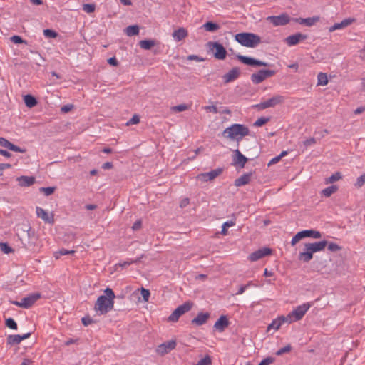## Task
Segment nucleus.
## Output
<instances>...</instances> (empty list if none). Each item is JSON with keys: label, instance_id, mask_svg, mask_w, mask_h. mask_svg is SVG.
<instances>
[{"label": "nucleus", "instance_id": "34", "mask_svg": "<svg viewBox=\"0 0 365 365\" xmlns=\"http://www.w3.org/2000/svg\"><path fill=\"white\" fill-rule=\"evenodd\" d=\"M202 26L207 31L210 32L216 31L220 29V26L217 24L212 21L206 22L205 24H203Z\"/></svg>", "mask_w": 365, "mask_h": 365}, {"label": "nucleus", "instance_id": "22", "mask_svg": "<svg viewBox=\"0 0 365 365\" xmlns=\"http://www.w3.org/2000/svg\"><path fill=\"white\" fill-rule=\"evenodd\" d=\"M354 21H355V19H354V18L345 19L342 21H341L340 23H336L333 26H330L329 28V32H333V31H334L336 30H339V29H341L346 28L348 26H349L350 24H351L352 23H354Z\"/></svg>", "mask_w": 365, "mask_h": 365}, {"label": "nucleus", "instance_id": "28", "mask_svg": "<svg viewBox=\"0 0 365 365\" xmlns=\"http://www.w3.org/2000/svg\"><path fill=\"white\" fill-rule=\"evenodd\" d=\"M302 239L305 237H312L319 239L322 237V233L319 231L314 230H305L300 231Z\"/></svg>", "mask_w": 365, "mask_h": 365}, {"label": "nucleus", "instance_id": "9", "mask_svg": "<svg viewBox=\"0 0 365 365\" xmlns=\"http://www.w3.org/2000/svg\"><path fill=\"white\" fill-rule=\"evenodd\" d=\"M177 345L176 340L172 339L167 341L160 345L155 349V353L160 356H163L170 353L172 350L175 349Z\"/></svg>", "mask_w": 365, "mask_h": 365}, {"label": "nucleus", "instance_id": "53", "mask_svg": "<svg viewBox=\"0 0 365 365\" xmlns=\"http://www.w3.org/2000/svg\"><path fill=\"white\" fill-rule=\"evenodd\" d=\"M140 122V118L138 115H134L126 123L127 125L138 124Z\"/></svg>", "mask_w": 365, "mask_h": 365}, {"label": "nucleus", "instance_id": "45", "mask_svg": "<svg viewBox=\"0 0 365 365\" xmlns=\"http://www.w3.org/2000/svg\"><path fill=\"white\" fill-rule=\"evenodd\" d=\"M173 111L182 112L188 109V106L186 104H180L171 108Z\"/></svg>", "mask_w": 365, "mask_h": 365}, {"label": "nucleus", "instance_id": "1", "mask_svg": "<svg viewBox=\"0 0 365 365\" xmlns=\"http://www.w3.org/2000/svg\"><path fill=\"white\" fill-rule=\"evenodd\" d=\"M104 292L106 295L98 297L94 306L95 311L99 314H107L114 306L113 299L115 296L112 289L107 287Z\"/></svg>", "mask_w": 365, "mask_h": 365}, {"label": "nucleus", "instance_id": "16", "mask_svg": "<svg viewBox=\"0 0 365 365\" xmlns=\"http://www.w3.org/2000/svg\"><path fill=\"white\" fill-rule=\"evenodd\" d=\"M307 38V35L302 34L301 33H297L295 34L289 36L284 39L285 43L289 46H295L299 43L300 41H304Z\"/></svg>", "mask_w": 365, "mask_h": 365}, {"label": "nucleus", "instance_id": "63", "mask_svg": "<svg viewBox=\"0 0 365 365\" xmlns=\"http://www.w3.org/2000/svg\"><path fill=\"white\" fill-rule=\"evenodd\" d=\"M108 63L110 65L113 66H117L118 65V62L117 59L115 57L110 58L108 60Z\"/></svg>", "mask_w": 365, "mask_h": 365}, {"label": "nucleus", "instance_id": "4", "mask_svg": "<svg viewBox=\"0 0 365 365\" xmlns=\"http://www.w3.org/2000/svg\"><path fill=\"white\" fill-rule=\"evenodd\" d=\"M311 306L312 303L308 302L297 307L292 312L285 317L287 322L292 323V322L299 321L302 319Z\"/></svg>", "mask_w": 365, "mask_h": 365}, {"label": "nucleus", "instance_id": "19", "mask_svg": "<svg viewBox=\"0 0 365 365\" xmlns=\"http://www.w3.org/2000/svg\"><path fill=\"white\" fill-rule=\"evenodd\" d=\"M240 75V70L237 67L232 68L229 72L222 76L225 83H228L237 79Z\"/></svg>", "mask_w": 365, "mask_h": 365}, {"label": "nucleus", "instance_id": "15", "mask_svg": "<svg viewBox=\"0 0 365 365\" xmlns=\"http://www.w3.org/2000/svg\"><path fill=\"white\" fill-rule=\"evenodd\" d=\"M36 212L37 217L42 219L45 222L48 224L54 223V215L53 213H48L46 210L40 207H36Z\"/></svg>", "mask_w": 365, "mask_h": 365}, {"label": "nucleus", "instance_id": "44", "mask_svg": "<svg viewBox=\"0 0 365 365\" xmlns=\"http://www.w3.org/2000/svg\"><path fill=\"white\" fill-rule=\"evenodd\" d=\"M270 120L269 118H258L253 124L254 126L259 127L262 126L263 125L266 124L267 122H269Z\"/></svg>", "mask_w": 365, "mask_h": 365}, {"label": "nucleus", "instance_id": "52", "mask_svg": "<svg viewBox=\"0 0 365 365\" xmlns=\"http://www.w3.org/2000/svg\"><path fill=\"white\" fill-rule=\"evenodd\" d=\"M81 322L83 323V324L84 326H88L89 324H91L93 323H95L96 322L92 319L89 316H86V317H83L82 319H81Z\"/></svg>", "mask_w": 365, "mask_h": 365}, {"label": "nucleus", "instance_id": "24", "mask_svg": "<svg viewBox=\"0 0 365 365\" xmlns=\"http://www.w3.org/2000/svg\"><path fill=\"white\" fill-rule=\"evenodd\" d=\"M210 316L208 312H200L196 317L192 319L191 323L197 326H201L207 322Z\"/></svg>", "mask_w": 365, "mask_h": 365}, {"label": "nucleus", "instance_id": "37", "mask_svg": "<svg viewBox=\"0 0 365 365\" xmlns=\"http://www.w3.org/2000/svg\"><path fill=\"white\" fill-rule=\"evenodd\" d=\"M144 257V255H142L140 257L137 258L135 260H127V261H125L123 262V263L120 262L118 264H117L115 266L118 267H125L126 266H129L130 264H132L133 263H138L140 261V259Z\"/></svg>", "mask_w": 365, "mask_h": 365}, {"label": "nucleus", "instance_id": "13", "mask_svg": "<svg viewBox=\"0 0 365 365\" xmlns=\"http://www.w3.org/2000/svg\"><path fill=\"white\" fill-rule=\"evenodd\" d=\"M314 253V252L309 243H306L304 244V250L299 252L298 259L304 263H307L313 258Z\"/></svg>", "mask_w": 365, "mask_h": 365}, {"label": "nucleus", "instance_id": "42", "mask_svg": "<svg viewBox=\"0 0 365 365\" xmlns=\"http://www.w3.org/2000/svg\"><path fill=\"white\" fill-rule=\"evenodd\" d=\"M5 324L7 327L11 329H17V324L12 318H8L6 319Z\"/></svg>", "mask_w": 365, "mask_h": 365}, {"label": "nucleus", "instance_id": "5", "mask_svg": "<svg viewBox=\"0 0 365 365\" xmlns=\"http://www.w3.org/2000/svg\"><path fill=\"white\" fill-rule=\"evenodd\" d=\"M284 96L281 95H275L271 98L261 102L260 103L253 105L252 107L258 110H262L268 108H273L277 105L282 104L284 101Z\"/></svg>", "mask_w": 365, "mask_h": 365}, {"label": "nucleus", "instance_id": "54", "mask_svg": "<svg viewBox=\"0 0 365 365\" xmlns=\"http://www.w3.org/2000/svg\"><path fill=\"white\" fill-rule=\"evenodd\" d=\"M211 364V359L210 356H206L205 358L200 359L196 365H210Z\"/></svg>", "mask_w": 365, "mask_h": 365}, {"label": "nucleus", "instance_id": "7", "mask_svg": "<svg viewBox=\"0 0 365 365\" xmlns=\"http://www.w3.org/2000/svg\"><path fill=\"white\" fill-rule=\"evenodd\" d=\"M292 19H293L287 13H282L279 16H269L266 19L269 23L273 24L274 26H285L292 21Z\"/></svg>", "mask_w": 365, "mask_h": 365}, {"label": "nucleus", "instance_id": "35", "mask_svg": "<svg viewBox=\"0 0 365 365\" xmlns=\"http://www.w3.org/2000/svg\"><path fill=\"white\" fill-rule=\"evenodd\" d=\"M337 190H338V187L336 185H331V186L327 187L325 189H324L322 191V193L323 194L324 196L329 197L332 194L336 192Z\"/></svg>", "mask_w": 365, "mask_h": 365}, {"label": "nucleus", "instance_id": "33", "mask_svg": "<svg viewBox=\"0 0 365 365\" xmlns=\"http://www.w3.org/2000/svg\"><path fill=\"white\" fill-rule=\"evenodd\" d=\"M125 33L128 36H133L139 34V26L138 25L128 26L125 29Z\"/></svg>", "mask_w": 365, "mask_h": 365}, {"label": "nucleus", "instance_id": "41", "mask_svg": "<svg viewBox=\"0 0 365 365\" xmlns=\"http://www.w3.org/2000/svg\"><path fill=\"white\" fill-rule=\"evenodd\" d=\"M0 250L5 254L12 252L13 249L6 242H0Z\"/></svg>", "mask_w": 365, "mask_h": 365}, {"label": "nucleus", "instance_id": "55", "mask_svg": "<svg viewBox=\"0 0 365 365\" xmlns=\"http://www.w3.org/2000/svg\"><path fill=\"white\" fill-rule=\"evenodd\" d=\"M365 183V173L359 176L356 179V182L355 183V185L360 187Z\"/></svg>", "mask_w": 365, "mask_h": 365}, {"label": "nucleus", "instance_id": "48", "mask_svg": "<svg viewBox=\"0 0 365 365\" xmlns=\"http://www.w3.org/2000/svg\"><path fill=\"white\" fill-rule=\"evenodd\" d=\"M11 42L14 43H26V41H24L21 36H13L10 38Z\"/></svg>", "mask_w": 365, "mask_h": 365}, {"label": "nucleus", "instance_id": "49", "mask_svg": "<svg viewBox=\"0 0 365 365\" xmlns=\"http://www.w3.org/2000/svg\"><path fill=\"white\" fill-rule=\"evenodd\" d=\"M140 293L143 298V300L145 302H148L149 299L150 295V291L148 289H146L142 287L140 289Z\"/></svg>", "mask_w": 365, "mask_h": 365}, {"label": "nucleus", "instance_id": "25", "mask_svg": "<svg viewBox=\"0 0 365 365\" xmlns=\"http://www.w3.org/2000/svg\"><path fill=\"white\" fill-rule=\"evenodd\" d=\"M188 36L187 31L183 28L180 27L177 30H175L172 34L173 38L176 41H180L185 38Z\"/></svg>", "mask_w": 365, "mask_h": 365}, {"label": "nucleus", "instance_id": "64", "mask_svg": "<svg viewBox=\"0 0 365 365\" xmlns=\"http://www.w3.org/2000/svg\"><path fill=\"white\" fill-rule=\"evenodd\" d=\"M189 204V199L188 198H184L180 201V207H185Z\"/></svg>", "mask_w": 365, "mask_h": 365}, {"label": "nucleus", "instance_id": "59", "mask_svg": "<svg viewBox=\"0 0 365 365\" xmlns=\"http://www.w3.org/2000/svg\"><path fill=\"white\" fill-rule=\"evenodd\" d=\"M187 59L188 61H198V62H202V61H204V58L199 56H197V55H190L187 56Z\"/></svg>", "mask_w": 365, "mask_h": 365}, {"label": "nucleus", "instance_id": "31", "mask_svg": "<svg viewBox=\"0 0 365 365\" xmlns=\"http://www.w3.org/2000/svg\"><path fill=\"white\" fill-rule=\"evenodd\" d=\"M157 41L154 39L142 40L139 42V46L145 50H150L153 46H155Z\"/></svg>", "mask_w": 365, "mask_h": 365}, {"label": "nucleus", "instance_id": "14", "mask_svg": "<svg viewBox=\"0 0 365 365\" xmlns=\"http://www.w3.org/2000/svg\"><path fill=\"white\" fill-rule=\"evenodd\" d=\"M271 254H272V250L270 248L263 247L262 249H259L258 250L251 253L249 255L248 259L251 262H255V261H257V260L262 259V257L269 255Z\"/></svg>", "mask_w": 365, "mask_h": 365}, {"label": "nucleus", "instance_id": "27", "mask_svg": "<svg viewBox=\"0 0 365 365\" xmlns=\"http://www.w3.org/2000/svg\"><path fill=\"white\" fill-rule=\"evenodd\" d=\"M287 322V319L284 316H281L278 317L277 319L272 321V322L268 325L267 327V331H270L271 329H274L275 331L278 330L281 325Z\"/></svg>", "mask_w": 365, "mask_h": 365}, {"label": "nucleus", "instance_id": "61", "mask_svg": "<svg viewBox=\"0 0 365 365\" xmlns=\"http://www.w3.org/2000/svg\"><path fill=\"white\" fill-rule=\"evenodd\" d=\"M73 108V106L72 104H68V105H65V106H62L61 108V110L63 113H68L70 110H71Z\"/></svg>", "mask_w": 365, "mask_h": 365}, {"label": "nucleus", "instance_id": "6", "mask_svg": "<svg viewBox=\"0 0 365 365\" xmlns=\"http://www.w3.org/2000/svg\"><path fill=\"white\" fill-rule=\"evenodd\" d=\"M192 307L193 303L190 301L178 306L169 316L168 321L172 322L178 321L179 318L185 313L189 312Z\"/></svg>", "mask_w": 365, "mask_h": 365}, {"label": "nucleus", "instance_id": "17", "mask_svg": "<svg viewBox=\"0 0 365 365\" xmlns=\"http://www.w3.org/2000/svg\"><path fill=\"white\" fill-rule=\"evenodd\" d=\"M40 297L41 294L38 293L33 294L24 297L21 299L19 307L28 309L31 307Z\"/></svg>", "mask_w": 365, "mask_h": 365}, {"label": "nucleus", "instance_id": "51", "mask_svg": "<svg viewBox=\"0 0 365 365\" xmlns=\"http://www.w3.org/2000/svg\"><path fill=\"white\" fill-rule=\"evenodd\" d=\"M83 9L87 13H92L95 11V5L90 4H85L83 6Z\"/></svg>", "mask_w": 365, "mask_h": 365}, {"label": "nucleus", "instance_id": "29", "mask_svg": "<svg viewBox=\"0 0 365 365\" xmlns=\"http://www.w3.org/2000/svg\"><path fill=\"white\" fill-rule=\"evenodd\" d=\"M17 181L21 187L30 186L35 182V178L28 176H21L17 178Z\"/></svg>", "mask_w": 365, "mask_h": 365}, {"label": "nucleus", "instance_id": "39", "mask_svg": "<svg viewBox=\"0 0 365 365\" xmlns=\"http://www.w3.org/2000/svg\"><path fill=\"white\" fill-rule=\"evenodd\" d=\"M233 225H235V222H233L232 220L225 222L222 225L221 233L223 235H226L227 234V229H228V227H232Z\"/></svg>", "mask_w": 365, "mask_h": 365}, {"label": "nucleus", "instance_id": "60", "mask_svg": "<svg viewBox=\"0 0 365 365\" xmlns=\"http://www.w3.org/2000/svg\"><path fill=\"white\" fill-rule=\"evenodd\" d=\"M207 111L212 112L213 113H217L218 109L215 106H207L205 107Z\"/></svg>", "mask_w": 365, "mask_h": 365}, {"label": "nucleus", "instance_id": "47", "mask_svg": "<svg viewBox=\"0 0 365 365\" xmlns=\"http://www.w3.org/2000/svg\"><path fill=\"white\" fill-rule=\"evenodd\" d=\"M75 253V250H68L66 249H61L56 254V258H58L59 255H72Z\"/></svg>", "mask_w": 365, "mask_h": 365}, {"label": "nucleus", "instance_id": "57", "mask_svg": "<svg viewBox=\"0 0 365 365\" xmlns=\"http://www.w3.org/2000/svg\"><path fill=\"white\" fill-rule=\"evenodd\" d=\"M302 239L300 232H297L292 239L291 245H295L299 240Z\"/></svg>", "mask_w": 365, "mask_h": 365}, {"label": "nucleus", "instance_id": "36", "mask_svg": "<svg viewBox=\"0 0 365 365\" xmlns=\"http://www.w3.org/2000/svg\"><path fill=\"white\" fill-rule=\"evenodd\" d=\"M342 178L341 173L336 172L334 174L331 175L330 177L326 179V184L333 183Z\"/></svg>", "mask_w": 365, "mask_h": 365}, {"label": "nucleus", "instance_id": "3", "mask_svg": "<svg viewBox=\"0 0 365 365\" xmlns=\"http://www.w3.org/2000/svg\"><path fill=\"white\" fill-rule=\"evenodd\" d=\"M235 39L243 46L255 48L261 43V38L253 33H240L235 36Z\"/></svg>", "mask_w": 365, "mask_h": 365}, {"label": "nucleus", "instance_id": "11", "mask_svg": "<svg viewBox=\"0 0 365 365\" xmlns=\"http://www.w3.org/2000/svg\"><path fill=\"white\" fill-rule=\"evenodd\" d=\"M223 169L221 168H218L217 169L212 170L207 173H203L197 175L196 176V179L197 180L202 181V182H208L214 180L215 178L221 175L222 173Z\"/></svg>", "mask_w": 365, "mask_h": 365}, {"label": "nucleus", "instance_id": "32", "mask_svg": "<svg viewBox=\"0 0 365 365\" xmlns=\"http://www.w3.org/2000/svg\"><path fill=\"white\" fill-rule=\"evenodd\" d=\"M24 100L26 106L30 108L34 107L38 103L36 98L30 94L24 96Z\"/></svg>", "mask_w": 365, "mask_h": 365}, {"label": "nucleus", "instance_id": "43", "mask_svg": "<svg viewBox=\"0 0 365 365\" xmlns=\"http://www.w3.org/2000/svg\"><path fill=\"white\" fill-rule=\"evenodd\" d=\"M55 190V187H41L39 189L40 192H43L46 196H49L52 195L54 192Z\"/></svg>", "mask_w": 365, "mask_h": 365}, {"label": "nucleus", "instance_id": "26", "mask_svg": "<svg viewBox=\"0 0 365 365\" xmlns=\"http://www.w3.org/2000/svg\"><path fill=\"white\" fill-rule=\"evenodd\" d=\"M252 175V173H245L241 175L240 178H237L235 180V185L236 187H240L242 185H245L248 184L250 181L251 176Z\"/></svg>", "mask_w": 365, "mask_h": 365}, {"label": "nucleus", "instance_id": "18", "mask_svg": "<svg viewBox=\"0 0 365 365\" xmlns=\"http://www.w3.org/2000/svg\"><path fill=\"white\" fill-rule=\"evenodd\" d=\"M234 153L232 165L243 168L248 161V159L244 156L238 149L235 150Z\"/></svg>", "mask_w": 365, "mask_h": 365}, {"label": "nucleus", "instance_id": "20", "mask_svg": "<svg viewBox=\"0 0 365 365\" xmlns=\"http://www.w3.org/2000/svg\"><path fill=\"white\" fill-rule=\"evenodd\" d=\"M30 336H31V333H26L23 335H19V334L9 335L7 337V344H10V345L19 344L23 340L29 338Z\"/></svg>", "mask_w": 365, "mask_h": 365}, {"label": "nucleus", "instance_id": "30", "mask_svg": "<svg viewBox=\"0 0 365 365\" xmlns=\"http://www.w3.org/2000/svg\"><path fill=\"white\" fill-rule=\"evenodd\" d=\"M309 245L312 246L314 252H320V251H322L324 250V248L327 245V241L322 240L319 242L309 243Z\"/></svg>", "mask_w": 365, "mask_h": 365}, {"label": "nucleus", "instance_id": "8", "mask_svg": "<svg viewBox=\"0 0 365 365\" xmlns=\"http://www.w3.org/2000/svg\"><path fill=\"white\" fill-rule=\"evenodd\" d=\"M273 70L262 69L251 75V80L253 83L259 84L266 78L273 76L275 74Z\"/></svg>", "mask_w": 365, "mask_h": 365}, {"label": "nucleus", "instance_id": "2", "mask_svg": "<svg viewBox=\"0 0 365 365\" xmlns=\"http://www.w3.org/2000/svg\"><path fill=\"white\" fill-rule=\"evenodd\" d=\"M249 133L250 130L247 126L242 124L235 123L222 132V136L230 140H236L239 142L243 137L248 135Z\"/></svg>", "mask_w": 365, "mask_h": 365}, {"label": "nucleus", "instance_id": "23", "mask_svg": "<svg viewBox=\"0 0 365 365\" xmlns=\"http://www.w3.org/2000/svg\"><path fill=\"white\" fill-rule=\"evenodd\" d=\"M293 21L305 25L307 26H312L319 21V16L309 17L306 19L303 18H294L292 19Z\"/></svg>", "mask_w": 365, "mask_h": 365}, {"label": "nucleus", "instance_id": "12", "mask_svg": "<svg viewBox=\"0 0 365 365\" xmlns=\"http://www.w3.org/2000/svg\"><path fill=\"white\" fill-rule=\"evenodd\" d=\"M237 58L242 63L248 65V66H264L268 67L270 66L269 63L262 61L259 60H257L248 56H242L240 54H237L236 56Z\"/></svg>", "mask_w": 365, "mask_h": 365}, {"label": "nucleus", "instance_id": "46", "mask_svg": "<svg viewBox=\"0 0 365 365\" xmlns=\"http://www.w3.org/2000/svg\"><path fill=\"white\" fill-rule=\"evenodd\" d=\"M43 34L46 37L48 38H56L58 36V34L51 29H44Z\"/></svg>", "mask_w": 365, "mask_h": 365}, {"label": "nucleus", "instance_id": "40", "mask_svg": "<svg viewBox=\"0 0 365 365\" xmlns=\"http://www.w3.org/2000/svg\"><path fill=\"white\" fill-rule=\"evenodd\" d=\"M327 248L329 251L334 252L340 251L341 250V247L336 243L328 242H327Z\"/></svg>", "mask_w": 365, "mask_h": 365}, {"label": "nucleus", "instance_id": "58", "mask_svg": "<svg viewBox=\"0 0 365 365\" xmlns=\"http://www.w3.org/2000/svg\"><path fill=\"white\" fill-rule=\"evenodd\" d=\"M9 150H12V151H14V152L22 153L26 152L25 149H22L20 147H19V146H17L16 145H14L13 143H11V146L9 148Z\"/></svg>", "mask_w": 365, "mask_h": 365}, {"label": "nucleus", "instance_id": "56", "mask_svg": "<svg viewBox=\"0 0 365 365\" xmlns=\"http://www.w3.org/2000/svg\"><path fill=\"white\" fill-rule=\"evenodd\" d=\"M11 143L4 138H0V145L9 150Z\"/></svg>", "mask_w": 365, "mask_h": 365}, {"label": "nucleus", "instance_id": "21", "mask_svg": "<svg viewBox=\"0 0 365 365\" xmlns=\"http://www.w3.org/2000/svg\"><path fill=\"white\" fill-rule=\"evenodd\" d=\"M230 322L227 317L225 315H222L215 322L214 324V328L222 332L225 329L229 326Z\"/></svg>", "mask_w": 365, "mask_h": 365}, {"label": "nucleus", "instance_id": "62", "mask_svg": "<svg viewBox=\"0 0 365 365\" xmlns=\"http://www.w3.org/2000/svg\"><path fill=\"white\" fill-rule=\"evenodd\" d=\"M315 143H316V140L314 138H310L306 140L305 141H304V145L306 147L310 146Z\"/></svg>", "mask_w": 365, "mask_h": 365}, {"label": "nucleus", "instance_id": "50", "mask_svg": "<svg viewBox=\"0 0 365 365\" xmlns=\"http://www.w3.org/2000/svg\"><path fill=\"white\" fill-rule=\"evenodd\" d=\"M291 349H292V347H291V346H290V345H287V346H285L284 347H282V348L279 349L277 351L276 354H277V356H281V355H282V354H284V353L289 352V351H291Z\"/></svg>", "mask_w": 365, "mask_h": 365}, {"label": "nucleus", "instance_id": "10", "mask_svg": "<svg viewBox=\"0 0 365 365\" xmlns=\"http://www.w3.org/2000/svg\"><path fill=\"white\" fill-rule=\"evenodd\" d=\"M207 46L211 51L215 50V52L214 53V56L215 58L219 60H223L226 58L227 51L224 46L216 41H210L207 43Z\"/></svg>", "mask_w": 365, "mask_h": 365}, {"label": "nucleus", "instance_id": "38", "mask_svg": "<svg viewBox=\"0 0 365 365\" xmlns=\"http://www.w3.org/2000/svg\"><path fill=\"white\" fill-rule=\"evenodd\" d=\"M318 85L325 86L328 83V79L326 73H319L317 76Z\"/></svg>", "mask_w": 365, "mask_h": 365}]
</instances>
